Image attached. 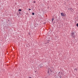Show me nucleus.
Instances as JSON below:
<instances>
[{
  "label": "nucleus",
  "mask_w": 78,
  "mask_h": 78,
  "mask_svg": "<svg viewBox=\"0 0 78 78\" xmlns=\"http://www.w3.org/2000/svg\"><path fill=\"white\" fill-rule=\"evenodd\" d=\"M71 36L73 37H75V32L72 31V34H71Z\"/></svg>",
  "instance_id": "f257e3e1"
},
{
  "label": "nucleus",
  "mask_w": 78,
  "mask_h": 78,
  "mask_svg": "<svg viewBox=\"0 0 78 78\" xmlns=\"http://www.w3.org/2000/svg\"><path fill=\"white\" fill-rule=\"evenodd\" d=\"M34 3H36V1H34Z\"/></svg>",
  "instance_id": "423d86ee"
},
{
  "label": "nucleus",
  "mask_w": 78,
  "mask_h": 78,
  "mask_svg": "<svg viewBox=\"0 0 78 78\" xmlns=\"http://www.w3.org/2000/svg\"><path fill=\"white\" fill-rule=\"evenodd\" d=\"M73 10V9H72Z\"/></svg>",
  "instance_id": "f8f14e48"
},
{
  "label": "nucleus",
  "mask_w": 78,
  "mask_h": 78,
  "mask_svg": "<svg viewBox=\"0 0 78 78\" xmlns=\"http://www.w3.org/2000/svg\"><path fill=\"white\" fill-rule=\"evenodd\" d=\"M77 69H75V71H77Z\"/></svg>",
  "instance_id": "20e7f679"
},
{
  "label": "nucleus",
  "mask_w": 78,
  "mask_h": 78,
  "mask_svg": "<svg viewBox=\"0 0 78 78\" xmlns=\"http://www.w3.org/2000/svg\"><path fill=\"white\" fill-rule=\"evenodd\" d=\"M61 16H65V15L63 13H61Z\"/></svg>",
  "instance_id": "f03ea898"
},
{
  "label": "nucleus",
  "mask_w": 78,
  "mask_h": 78,
  "mask_svg": "<svg viewBox=\"0 0 78 78\" xmlns=\"http://www.w3.org/2000/svg\"><path fill=\"white\" fill-rule=\"evenodd\" d=\"M76 26H77V27H78V23H77L76 24Z\"/></svg>",
  "instance_id": "1a4fd4ad"
},
{
  "label": "nucleus",
  "mask_w": 78,
  "mask_h": 78,
  "mask_svg": "<svg viewBox=\"0 0 78 78\" xmlns=\"http://www.w3.org/2000/svg\"><path fill=\"white\" fill-rule=\"evenodd\" d=\"M54 20V19H52V22H53V20Z\"/></svg>",
  "instance_id": "0eeeda50"
},
{
  "label": "nucleus",
  "mask_w": 78,
  "mask_h": 78,
  "mask_svg": "<svg viewBox=\"0 0 78 78\" xmlns=\"http://www.w3.org/2000/svg\"><path fill=\"white\" fill-rule=\"evenodd\" d=\"M29 10H31V9H29Z\"/></svg>",
  "instance_id": "9d476101"
},
{
  "label": "nucleus",
  "mask_w": 78,
  "mask_h": 78,
  "mask_svg": "<svg viewBox=\"0 0 78 78\" xmlns=\"http://www.w3.org/2000/svg\"><path fill=\"white\" fill-rule=\"evenodd\" d=\"M32 14L33 15H34V12H33V13H32Z\"/></svg>",
  "instance_id": "39448f33"
},
{
  "label": "nucleus",
  "mask_w": 78,
  "mask_h": 78,
  "mask_svg": "<svg viewBox=\"0 0 78 78\" xmlns=\"http://www.w3.org/2000/svg\"><path fill=\"white\" fill-rule=\"evenodd\" d=\"M21 11V10L20 9L19 10V11Z\"/></svg>",
  "instance_id": "6e6552de"
},
{
  "label": "nucleus",
  "mask_w": 78,
  "mask_h": 78,
  "mask_svg": "<svg viewBox=\"0 0 78 78\" xmlns=\"http://www.w3.org/2000/svg\"><path fill=\"white\" fill-rule=\"evenodd\" d=\"M49 70H50L51 72H53V70H51L50 69H49L48 71V73L49 71Z\"/></svg>",
  "instance_id": "7ed1b4c3"
},
{
  "label": "nucleus",
  "mask_w": 78,
  "mask_h": 78,
  "mask_svg": "<svg viewBox=\"0 0 78 78\" xmlns=\"http://www.w3.org/2000/svg\"><path fill=\"white\" fill-rule=\"evenodd\" d=\"M29 78H32L31 77H29Z\"/></svg>",
  "instance_id": "9b49d317"
}]
</instances>
